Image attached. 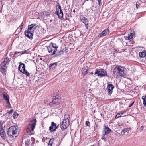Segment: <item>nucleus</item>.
Listing matches in <instances>:
<instances>
[{"instance_id":"1","label":"nucleus","mask_w":146,"mask_h":146,"mask_svg":"<svg viewBox=\"0 0 146 146\" xmlns=\"http://www.w3.org/2000/svg\"><path fill=\"white\" fill-rule=\"evenodd\" d=\"M36 27V24H35L29 25L27 30H25L24 32L25 36L31 40L33 38L34 31Z\"/></svg>"},{"instance_id":"2","label":"nucleus","mask_w":146,"mask_h":146,"mask_svg":"<svg viewBox=\"0 0 146 146\" xmlns=\"http://www.w3.org/2000/svg\"><path fill=\"white\" fill-rule=\"evenodd\" d=\"M126 68L122 66H117L114 68L113 70V74L116 77H123L125 75L124 71Z\"/></svg>"},{"instance_id":"3","label":"nucleus","mask_w":146,"mask_h":146,"mask_svg":"<svg viewBox=\"0 0 146 146\" xmlns=\"http://www.w3.org/2000/svg\"><path fill=\"white\" fill-rule=\"evenodd\" d=\"M19 132L18 127L16 126H11L10 127L7 131V134L10 137H16Z\"/></svg>"},{"instance_id":"4","label":"nucleus","mask_w":146,"mask_h":146,"mask_svg":"<svg viewBox=\"0 0 146 146\" xmlns=\"http://www.w3.org/2000/svg\"><path fill=\"white\" fill-rule=\"evenodd\" d=\"M58 47V46L56 44L51 42L47 46V49L48 52L51 53V55H55Z\"/></svg>"},{"instance_id":"5","label":"nucleus","mask_w":146,"mask_h":146,"mask_svg":"<svg viewBox=\"0 0 146 146\" xmlns=\"http://www.w3.org/2000/svg\"><path fill=\"white\" fill-rule=\"evenodd\" d=\"M36 120L35 118L33 119L31 121L26 129V131L28 133H31L33 132L34 129L35 127Z\"/></svg>"},{"instance_id":"6","label":"nucleus","mask_w":146,"mask_h":146,"mask_svg":"<svg viewBox=\"0 0 146 146\" xmlns=\"http://www.w3.org/2000/svg\"><path fill=\"white\" fill-rule=\"evenodd\" d=\"M67 116H69L68 115H65V119L62 121L60 124V127L61 129L62 130H64L67 128L69 125V119H68V117L67 118H65Z\"/></svg>"},{"instance_id":"7","label":"nucleus","mask_w":146,"mask_h":146,"mask_svg":"<svg viewBox=\"0 0 146 146\" xmlns=\"http://www.w3.org/2000/svg\"><path fill=\"white\" fill-rule=\"evenodd\" d=\"M56 6V11L55 13L58 16L59 19H62L63 17V12L61 9V6L59 3Z\"/></svg>"},{"instance_id":"8","label":"nucleus","mask_w":146,"mask_h":146,"mask_svg":"<svg viewBox=\"0 0 146 146\" xmlns=\"http://www.w3.org/2000/svg\"><path fill=\"white\" fill-rule=\"evenodd\" d=\"M52 101L50 103V105H51L53 103L55 105H58L60 102L61 97L58 95H56Z\"/></svg>"},{"instance_id":"9","label":"nucleus","mask_w":146,"mask_h":146,"mask_svg":"<svg viewBox=\"0 0 146 146\" xmlns=\"http://www.w3.org/2000/svg\"><path fill=\"white\" fill-rule=\"evenodd\" d=\"M114 88V86L111 84L107 83V89L108 93V95L110 96L113 92V90Z\"/></svg>"},{"instance_id":"10","label":"nucleus","mask_w":146,"mask_h":146,"mask_svg":"<svg viewBox=\"0 0 146 146\" xmlns=\"http://www.w3.org/2000/svg\"><path fill=\"white\" fill-rule=\"evenodd\" d=\"M51 125L49 127V129L51 132L54 131L59 126L58 125H57L56 124L53 122H51Z\"/></svg>"},{"instance_id":"11","label":"nucleus","mask_w":146,"mask_h":146,"mask_svg":"<svg viewBox=\"0 0 146 146\" xmlns=\"http://www.w3.org/2000/svg\"><path fill=\"white\" fill-rule=\"evenodd\" d=\"M109 33V29H106L102 31L98 35V36L99 37L101 38L102 36H104L107 35Z\"/></svg>"},{"instance_id":"12","label":"nucleus","mask_w":146,"mask_h":146,"mask_svg":"<svg viewBox=\"0 0 146 146\" xmlns=\"http://www.w3.org/2000/svg\"><path fill=\"white\" fill-rule=\"evenodd\" d=\"M98 76L100 77L107 76V73L106 71H100L99 74H98Z\"/></svg>"},{"instance_id":"13","label":"nucleus","mask_w":146,"mask_h":146,"mask_svg":"<svg viewBox=\"0 0 146 146\" xmlns=\"http://www.w3.org/2000/svg\"><path fill=\"white\" fill-rule=\"evenodd\" d=\"M0 65L1 66V72L4 75L6 70L7 67L6 65H2L1 64Z\"/></svg>"},{"instance_id":"14","label":"nucleus","mask_w":146,"mask_h":146,"mask_svg":"<svg viewBox=\"0 0 146 146\" xmlns=\"http://www.w3.org/2000/svg\"><path fill=\"white\" fill-rule=\"evenodd\" d=\"M131 130V129L129 128H125L121 131V134L122 135H123L126 132L128 133L129 132V131Z\"/></svg>"},{"instance_id":"15","label":"nucleus","mask_w":146,"mask_h":146,"mask_svg":"<svg viewBox=\"0 0 146 146\" xmlns=\"http://www.w3.org/2000/svg\"><path fill=\"white\" fill-rule=\"evenodd\" d=\"M105 134H107L109 133L111 131V130L108 127L106 126V125L105 126V128L104 129Z\"/></svg>"},{"instance_id":"16","label":"nucleus","mask_w":146,"mask_h":146,"mask_svg":"<svg viewBox=\"0 0 146 146\" xmlns=\"http://www.w3.org/2000/svg\"><path fill=\"white\" fill-rule=\"evenodd\" d=\"M87 66L86 67H84L82 68V73L84 75H86L87 74Z\"/></svg>"},{"instance_id":"17","label":"nucleus","mask_w":146,"mask_h":146,"mask_svg":"<svg viewBox=\"0 0 146 146\" xmlns=\"http://www.w3.org/2000/svg\"><path fill=\"white\" fill-rule=\"evenodd\" d=\"M10 60L9 59L7 58L5 59L4 61L1 63L2 65H6L7 64H8L9 62H10Z\"/></svg>"},{"instance_id":"18","label":"nucleus","mask_w":146,"mask_h":146,"mask_svg":"<svg viewBox=\"0 0 146 146\" xmlns=\"http://www.w3.org/2000/svg\"><path fill=\"white\" fill-rule=\"evenodd\" d=\"M82 22L85 24V27L87 29H88V21L86 18H85L82 21Z\"/></svg>"},{"instance_id":"19","label":"nucleus","mask_w":146,"mask_h":146,"mask_svg":"<svg viewBox=\"0 0 146 146\" xmlns=\"http://www.w3.org/2000/svg\"><path fill=\"white\" fill-rule=\"evenodd\" d=\"M20 72L23 74H25L27 76H29L30 74L27 70H25V69H21Z\"/></svg>"},{"instance_id":"20","label":"nucleus","mask_w":146,"mask_h":146,"mask_svg":"<svg viewBox=\"0 0 146 146\" xmlns=\"http://www.w3.org/2000/svg\"><path fill=\"white\" fill-rule=\"evenodd\" d=\"M140 57L144 58L146 56L145 51V50L142 52H140L139 54Z\"/></svg>"},{"instance_id":"21","label":"nucleus","mask_w":146,"mask_h":146,"mask_svg":"<svg viewBox=\"0 0 146 146\" xmlns=\"http://www.w3.org/2000/svg\"><path fill=\"white\" fill-rule=\"evenodd\" d=\"M21 69H25V65L24 64L21 63L18 67V69L20 71Z\"/></svg>"},{"instance_id":"22","label":"nucleus","mask_w":146,"mask_h":146,"mask_svg":"<svg viewBox=\"0 0 146 146\" xmlns=\"http://www.w3.org/2000/svg\"><path fill=\"white\" fill-rule=\"evenodd\" d=\"M142 99L143 100V104L145 108H146V95L143 96L142 97Z\"/></svg>"},{"instance_id":"23","label":"nucleus","mask_w":146,"mask_h":146,"mask_svg":"<svg viewBox=\"0 0 146 146\" xmlns=\"http://www.w3.org/2000/svg\"><path fill=\"white\" fill-rule=\"evenodd\" d=\"M57 62L54 63L52 64H50L49 66V68L50 69H53L55 68L57 65Z\"/></svg>"},{"instance_id":"24","label":"nucleus","mask_w":146,"mask_h":146,"mask_svg":"<svg viewBox=\"0 0 146 146\" xmlns=\"http://www.w3.org/2000/svg\"><path fill=\"white\" fill-rule=\"evenodd\" d=\"M63 53V52L61 50H58V51H57L56 53H55V57H57L59 55L62 54Z\"/></svg>"},{"instance_id":"25","label":"nucleus","mask_w":146,"mask_h":146,"mask_svg":"<svg viewBox=\"0 0 146 146\" xmlns=\"http://www.w3.org/2000/svg\"><path fill=\"white\" fill-rule=\"evenodd\" d=\"M3 98L5 100L9 98V97L8 96L6 92H4L3 93Z\"/></svg>"},{"instance_id":"26","label":"nucleus","mask_w":146,"mask_h":146,"mask_svg":"<svg viewBox=\"0 0 146 146\" xmlns=\"http://www.w3.org/2000/svg\"><path fill=\"white\" fill-rule=\"evenodd\" d=\"M27 52H28L27 50H24V51H21V52H15V54H18V53H20V54L22 55V54H24L25 53H27Z\"/></svg>"},{"instance_id":"27","label":"nucleus","mask_w":146,"mask_h":146,"mask_svg":"<svg viewBox=\"0 0 146 146\" xmlns=\"http://www.w3.org/2000/svg\"><path fill=\"white\" fill-rule=\"evenodd\" d=\"M0 133H1V135H2V134L4 133V131L3 129V127L2 125L0 124Z\"/></svg>"},{"instance_id":"28","label":"nucleus","mask_w":146,"mask_h":146,"mask_svg":"<svg viewBox=\"0 0 146 146\" xmlns=\"http://www.w3.org/2000/svg\"><path fill=\"white\" fill-rule=\"evenodd\" d=\"M125 39L126 40H131L132 39V37L130 36L129 35L124 37Z\"/></svg>"},{"instance_id":"29","label":"nucleus","mask_w":146,"mask_h":146,"mask_svg":"<svg viewBox=\"0 0 146 146\" xmlns=\"http://www.w3.org/2000/svg\"><path fill=\"white\" fill-rule=\"evenodd\" d=\"M30 143V140L29 139H27L25 140V145L27 146H28L29 145Z\"/></svg>"},{"instance_id":"30","label":"nucleus","mask_w":146,"mask_h":146,"mask_svg":"<svg viewBox=\"0 0 146 146\" xmlns=\"http://www.w3.org/2000/svg\"><path fill=\"white\" fill-rule=\"evenodd\" d=\"M18 115H19L17 113L15 112L13 115V118H14V119H16L18 117Z\"/></svg>"},{"instance_id":"31","label":"nucleus","mask_w":146,"mask_h":146,"mask_svg":"<svg viewBox=\"0 0 146 146\" xmlns=\"http://www.w3.org/2000/svg\"><path fill=\"white\" fill-rule=\"evenodd\" d=\"M121 113H118L115 116V118H118L120 117H121Z\"/></svg>"},{"instance_id":"32","label":"nucleus","mask_w":146,"mask_h":146,"mask_svg":"<svg viewBox=\"0 0 146 146\" xmlns=\"http://www.w3.org/2000/svg\"><path fill=\"white\" fill-rule=\"evenodd\" d=\"M54 140V139H50L49 141V144H48V146H52V144L51 143H50L51 142L52 143L53 141V140Z\"/></svg>"},{"instance_id":"33","label":"nucleus","mask_w":146,"mask_h":146,"mask_svg":"<svg viewBox=\"0 0 146 146\" xmlns=\"http://www.w3.org/2000/svg\"><path fill=\"white\" fill-rule=\"evenodd\" d=\"M85 18V17H84L83 15H80V19L81 21H82V20H83Z\"/></svg>"},{"instance_id":"34","label":"nucleus","mask_w":146,"mask_h":146,"mask_svg":"<svg viewBox=\"0 0 146 146\" xmlns=\"http://www.w3.org/2000/svg\"><path fill=\"white\" fill-rule=\"evenodd\" d=\"M85 124L86 125L90 127V122L88 121H86Z\"/></svg>"},{"instance_id":"35","label":"nucleus","mask_w":146,"mask_h":146,"mask_svg":"<svg viewBox=\"0 0 146 146\" xmlns=\"http://www.w3.org/2000/svg\"><path fill=\"white\" fill-rule=\"evenodd\" d=\"M6 103L8 105H10L9 98L6 100Z\"/></svg>"},{"instance_id":"36","label":"nucleus","mask_w":146,"mask_h":146,"mask_svg":"<svg viewBox=\"0 0 146 146\" xmlns=\"http://www.w3.org/2000/svg\"><path fill=\"white\" fill-rule=\"evenodd\" d=\"M100 71H98L97 70V69H96V70L94 73L95 74H97L98 75V74H99V73Z\"/></svg>"},{"instance_id":"37","label":"nucleus","mask_w":146,"mask_h":146,"mask_svg":"<svg viewBox=\"0 0 146 146\" xmlns=\"http://www.w3.org/2000/svg\"><path fill=\"white\" fill-rule=\"evenodd\" d=\"M13 111V110H11L9 111H8L7 113L9 114L10 115L12 114Z\"/></svg>"},{"instance_id":"38","label":"nucleus","mask_w":146,"mask_h":146,"mask_svg":"<svg viewBox=\"0 0 146 146\" xmlns=\"http://www.w3.org/2000/svg\"><path fill=\"white\" fill-rule=\"evenodd\" d=\"M134 102H135V101H133L132 103L129 106V107H131L133 104H134Z\"/></svg>"},{"instance_id":"39","label":"nucleus","mask_w":146,"mask_h":146,"mask_svg":"<svg viewBox=\"0 0 146 146\" xmlns=\"http://www.w3.org/2000/svg\"><path fill=\"white\" fill-rule=\"evenodd\" d=\"M129 35L130 36H131V37H132L133 38V36H134V33H130Z\"/></svg>"},{"instance_id":"40","label":"nucleus","mask_w":146,"mask_h":146,"mask_svg":"<svg viewBox=\"0 0 146 146\" xmlns=\"http://www.w3.org/2000/svg\"><path fill=\"white\" fill-rule=\"evenodd\" d=\"M4 133H3L2 134V135H1V133H0V135H1V137H2L3 138L4 137Z\"/></svg>"},{"instance_id":"41","label":"nucleus","mask_w":146,"mask_h":146,"mask_svg":"<svg viewBox=\"0 0 146 146\" xmlns=\"http://www.w3.org/2000/svg\"><path fill=\"white\" fill-rule=\"evenodd\" d=\"M97 1L98 2L99 5H100L101 4V0H97Z\"/></svg>"},{"instance_id":"42","label":"nucleus","mask_w":146,"mask_h":146,"mask_svg":"<svg viewBox=\"0 0 146 146\" xmlns=\"http://www.w3.org/2000/svg\"><path fill=\"white\" fill-rule=\"evenodd\" d=\"M23 27H21V26H19L18 28H19V29L21 31L22 28Z\"/></svg>"},{"instance_id":"43","label":"nucleus","mask_w":146,"mask_h":146,"mask_svg":"<svg viewBox=\"0 0 146 146\" xmlns=\"http://www.w3.org/2000/svg\"><path fill=\"white\" fill-rule=\"evenodd\" d=\"M144 127L143 126H142L140 127V129L141 130H142L144 128Z\"/></svg>"},{"instance_id":"44","label":"nucleus","mask_w":146,"mask_h":146,"mask_svg":"<svg viewBox=\"0 0 146 146\" xmlns=\"http://www.w3.org/2000/svg\"><path fill=\"white\" fill-rule=\"evenodd\" d=\"M95 124L96 125H95V126H94V127L95 129L97 127V125L96 124V123H95Z\"/></svg>"},{"instance_id":"45","label":"nucleus","mask_w":146,"mask_h":146,"mask_svg":"<svg viewBox=\"0 0 146 146\" xmlns=\"http://www.w3.org/2000/svg\"><path fill=\"white\" fill-rule=\"evenodd\" d=\"M101 139L102 140H105V138L104 137H103V136H102Z\"/></svg>"},{"instance_id":"46","label":"nucleus","mask_w":146,"mask_h":146,"mask_svg":"<svg viewBox=\"0 0 146 146\" xmlns=\"http://www.w3.org/2000/svg\"><path fill=\"white\" fill-rule=\"evenodd\" d=\"M106 134H105V133H103V134L102 135V136H103V137H104L105 135H106Z\"/></svg>"},{"instance_id":"47","label":"nucleus","mask_w":146,"mask_h":146,"mask_svg":"<svg viewBox=\"0 0 146 146\" xmlns=\"http://www.w3.org/2000/svg\"><path fill=\"white\" fill-rule=\"evenodd\" d=\"M20 26H21V27H23V22H22L21 23V24Z\"/></svg>"},{"instance_id":"48","label":"nucleus","mask_w":146,"mask_h":146,"mask_svg":"<svg viewBox=\"0 0 146 146\" xmlns=\"http://www.w3.org/2000/svg\"><path fill=\"white\" fill-rule=\"evenodd\" d=\"M124 112H125L124 111H122L121 113H121V115H122L124 113Z\"/></svg>"},{"instance_id":"49","label":"nucleus","mask_w":146,"mask_h":146,"mask_svg":"<svg viewBox=\"0 0 146 146\" xmlns=\"http://www.w3.org/2000/svg\"><path fill=\"white\" fill-rule=\"evenodd\" d=\"M73 12H74V13H75V12H76L75 10V9H74V10H73Z\"/></svg>"},{"instance_id":"50","label":"nucleus","mask_w":146,"mask_h":146,"mask_svg":"<svg viewBox=\"0 0 146 146\" xmlns=\"http://www.w3.org/2000/svg\"><path fill=\"white\" fill-rule=\"evenodd\" d=\"M14 0H11V2H12V3L14 1Z\"/></svg>"},{"instance_id":"51","label":"nucleus","mask_w":146,"mask_h":146,"mask_svg":"<svg viewBox=\"0 0 146 146\" xmlns=\"http://www.w3.org/2000/svg\"><path fill=\"white\" fill-rule=\"evenodd\" d=\"M31 139H32L31 140H33L34 139V138H32Z\"/></svg>"},{"instance_id":"52","label":"nucleus","mask_w":146,"mask_h":146,"mask_svg":"<svg viewBox=\"0 0 146 146\" xmlns=\"http://www.w3.org/2000/svg\"><path fill=\"white\" fill-rule=\"evenodd\" d=\"M92 74H93V72H92L91 73H90Z\"/></svg>"},{"instance_id":"53","label":"nucleus","mask_w":146,"mask_h":146,"mask_svg":"<svg viewBox=\"0 0 146 146\" xmlns=\"http://www.w3.org/2000/svg\"><path fill=\"white\" fill-rule=\"evenodd\" d=\"M50 22H51L52 21V20H50Z\"/></svg>"},{"instance_id":"54","label":"nucleus","mask_w":146,"mask_h":146,"mask_svg":"<svg viewBox=\"0 0 146 146\" xmlns=\"http://www.w3.org/2000/svg\"><path fill=\"white\" fill-rule=\"evenodd\" d=\"M136 7H137V5H136Z\"/></svg>"}]
</instances>
